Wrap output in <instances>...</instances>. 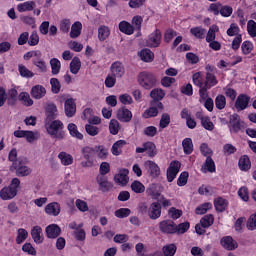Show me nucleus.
I'll list each match as a JSON object with an SVG mask.
<instances>
[{
	"label": "nucleus",
	"instance_id": "1",
	"mask_svg": "<svg viewBox=\"0 0 256 256\" xmlns=\"http://www.w3.org/2000/svg\"><path fill=\"white\" fill-rule=\"evenodd\" d=\"M64 124L60 120H52L50 124H46V131L49 133L50 137L58 140L65 138V132L63 131Z\"/></svg>",
	"mask_w": 256,
	"mask_h": 256
},
{
	"label": "nucleus",
	"instance_id": "2",
	"mask_svg": "<svg viewBox=\"0 0 256 256\" xmlns=\"http://www.w3.org/2000/svg\"><path fill=\"white\" fill-rule=\"evenodd\" d=\"M20 184H21V181L18 178H13L12 181H10V186L4 187L1 190V192H0L1 198L3 200L13 199L18 193Z\"/></svg>",
	"mask_w": 256,
	"mask_h": 256
},
{
	"label": "nucleus",
	"instance_id": "3",
	"mask_svg": "<svg viewBox=\"0 0 256 256\" xmlns=\"http://www.w3.org/2000/svg\"><path fill=\"white\" fill-rule=\"evenodd\" d=\"M137 81L145 90H150L157 84V78L152 73L143 71L138 74Z\"/></svg>",
	"mask_w": 256,
	"mask_h": 256
},
{
	"label": "nucleus",
	"instance_id": "4",
	"mask_svg": "<svg viewBox=\"0 0 256 256\" xmlns=\"http://www.w3.org/2000/svg\"><path fill=\"white\" fill-rule=\"evenodd\" d=\"M143 168L146 171V174L151 178V179H156L161 175V168L160 166L152 161V160H146L143 163Z\"/></svg>",
	"mask_w": 256,
	"mask_h": 256
},
{
	"label": "nucleus",
	"instance_id": "5",
	"mask_svg": "<svg viewBox=\"0 0 256 256\" xmlns=\"http://www.w3.org/2000/svg\"><path fill=\"white\" fill-rule=\"evenodd\" d=\"M181 169V162L178 160H173L170 162L168 168L166 169V179L167 182H173Z\"/></svg>",
	"mask_w": 256,
	"mask_h": 256
},
{
	"label": "nucleus",
	"instance_id": "6",
	"mask_svg": "<svg viewBox=\"0 0 256 256\" xmlns=\"http://www.w3.org/2000/svg\"><path fill=\"white\" fill-rule=\"evenodd\" d=\"M164 110V105L161 102H150V107L142 113V118L149 119L157 117L159 111Z\"/></svg>",
	"mask_w": 256,
	"mask_h": 256
},
{
	"label": "nucleus",
	"instance_id": "7",
	"mask_svg": "<svg viewBox=\"0 0 256 256\" xmlns=\"http://www.w3.org/2000/svg\"><path fill=\"white\" fill-rule=\"evenodd\" d=\"M82 156H84V159L86 162L82 163V166L84 167H92L94 165V158L96 156V149L95 147L86 146L82 148Z\"/></svg>",
	"mask_w": 256,
	"mask_h": 256
},
{
	"label": "nucleus",
	"instance_id": "8",
	"mask_svg": "<svg viewBox=\"0 0 256 256\" xmlns=\"http://www.w3.org/2000/svg\"><path fill=\"white\" fill-rule=\"evenodd\" d=\"M162 43V32L159 29H155L147 38L146 46L149 48H157Z\"/></svg>",
	"mask_w": 256,
	"mask_h": 256
},
{
	"label": "nucleus",
	"instance_id": "9",
	"mask_svg": "<svg viewBox=\"0 0 256 256\" xmlns=\"http://www.w3.org/2000/svg\"><path fill=\"white\" fill-rule=\"evenodd\" d=\"M145 152L147 153L148 157L154 158L158 153L155 143L148 141L143 143L142 147H136L135 149V153H145Z\"/></svg>",
	"mask_w": 256,
	"mask_h": 256
},
{
	"label": "nucleus",
	"instance_id": "10",
	"mask_svg": "<svg viewBox=\"0 0 256 256\" xmlns=\"http://www.w3.org/2000/svg\"><path fill=\"white\" fill-rule=\"evenodd\" d=\"M251 101V97H249L246 94H240L236 98V101L234 103V107L237 112L244 111L249 107Z\"/></svg>",
	"mask_w": 256,
	"mask_h": 256
},
{
	"label": "nucleus",
	"instance_id": "11",
	"mask_svg": "<svg viewBox=\"0 0 256 256\" xmlns=\"http://www.w3.org/2000/svg\"><path fill=\"white\" fill-rule=\"evenodd\" d=\"M147 215L152 220H157L162 215V206L159 202H152L148 208Z\"/></svg>",
	"mask_w": 256,
	"mask_h": 256
},
{
	"label": "nucleus",
	"instance_id": "12",
	"mask_svg": "<svg viewBox=\"0 0 256 256\" xmlns=\"http://www.w3.org/2000/svg\"><path fill=\"white\" fill-rule=\"evenodd\" d=\"M125 72H126V70H125L123 63H121L119 61H115L110 66L111 75L117 79L123 78V76L125 75Z\"/></svg>",
	"mask_w": 256,
	"mask_h": 256
},
{
	"label": "nucleus",
	"instance_id": "13",
	"mask_svg": "<svg viewBox=\"0 0 256 256\" xmlns=\"http://www.w3.org/2000/svg\"><path fill=\"white\" fill-rule=\"evenodd\" d=\"M12 169L16 170V176L25 177L31 174L32 170L21 162L12 163Z\"/></svg>",
	"mask_w": 256,
	"mask_h": 256
},
{
	"label": "nucleus",
	"instance_id": "14",
	"mask_svg": "<svg viewBox=\"0 0 256 256\" xmlns=\"http://www.w3.org/2000/svg\"><path fill=\"white\" fill-rule=\"evenodd\" d=\"M176 224L173 220H163L159 222V230L165 234H175Z\"/></svg>",
	"mask_w": 256,
	"mask_h": 256
},
{
	"label": "nucleus",
	"instance_id": "15",
	"mask_svg": "<svg viewBox=\"0 0 256 256\" xmlns=\"http://www.w3.org/2000/svg\"><path fill=\"white\" fill-rule=\"evenodd\" d=\"M220 244L226 251H235L239 246L238 242L234 240L232 236H225L221 238Z\"/></svg>",
	"mask_w": 256,
	"mask_h": 256
},
{
	"label": "nucleus",
	"instance_id": "16",
	"mask_svg": "<svg viewBox=\"0 0 256 256\" xmlns=\"http://www.w3.org/2000/svg\"><path fill=\"white\" fill-rule=\"evenodd\" d=\"M77 112V106L73 98L66 99L64 102V113L68 118L73 117Z\"/></svg>",
	"mask_w": 256,
	"mask_h": 256
},
{
	"label": "nucleus",
	"instance_id": "17",
	"mask_svg": "<svg viewBox=\"0 0 256 256\" xmlns=\"http://www.w3.org/2000/svg\"><path fill=\"white\" fill-rule=\"evenodd\" d=\"M129 170L126 168H122L118 171L117 174L114 175L115 183L121 184L123 186L128 184L129 181Z\"/></svg>",
	"mask_w": 256,
	"mask_h": 256
},
{
	"label": "nucleus",
	"instance_id": "18",
	"mask_svg": "<svg viewBox=\"0 0 256 256\" xmlns=\"http://www.w3.org/2000/svg\"><path fill=\"white\" fill-rule=\"evenodd\" d=\"M116 117L119 121L128 123L132 120L133 114L127 108L122 107L117 111Z\"/></svg>",
	"mask_w": 256,
	"mask_h": 256
},
{
	"label": "nucleus",
	"instance_id": "19",
	"mask_svg": "<svg viewBox=\"0 0 256 256\" xmlns=\"http://www.w3.org/2000/svg\"><path fill=\"white\" fill-rule=\"evenodd\" d=\"M30 235H32V239L34 240V243L41 244L44 241L43 237V229L41 226H34L32 227V230H30Z\"/></svg>",
	"mask_w": 256,
	"mask_h": 256
},
{
	"label": "nucleus",
	"instance_id": "20",
	"mask_svg": "<svg viewBox=\"0 0 256 256\" xmlns=\"http://www.w3.org/2000/svg\"><path fill=\"white\" fill-rule=\"evenodd\" d=\"M44 212L50 216H58L61 213V205L58 202H52L46 205Z\"/></svg>",
	"mask_w": 256,
	"mask_h": 256
},
{
	"label": "nucleus",
	"instance_id": "21",
	"mask_svg": "<svg viewBox=\"0 0 256 256\" xmlns=\"http://www.w3.org/2000/svg\"><path fill=\"white\" fill-rule=\"evenodd\" d=\"M61 234V228L57 224H50L46 227V237L55 239Z\"/></svg>",
	"mask_w": 256,
	"mask_h": 256
},
{
	"label": "nucleus",
	"instance_id": "22",
	"mask_svg": "<svg viewBox=\"0 0 256 256\" xmlns=\"http://www.w3.org/2000/svg\"><path fill=\"white\" fill-rule=\"evenodd\" d=\"M201 171L203 173H207V172L215 173L216 172V164L212 157H207L205 159V162L201 166Z\"/></svg>",
	"mask_w": 256,
	"mask_h": 256
},
{
	"label": "nucleus",
	"instance_id": "23",
	"mask_svg": "<svg viewBox=\"0 0 256 256\" xmlns=\"http://www.w3.org/2000/svg\"><path fill=\"white\" fill-rule=\"evenodd\" d=\"M118 29L121 33L125 34V35H132L135 32V28L133 25H131L129 22L127 21H121L118 24Z\"/></svg>",
	"mask_w": 256,
	"mask_h": 256
},
{
	"label": "nucleus",
	"instance_id": "24",
	"mask_svg": "<svg viewBox=\"0 0 256 256\" xmlns=\"http://www.w3.org/2000/svg\"><path fill=\"white\" fill-rule=\"evenodd\" d=\"M47 91L45 87L42 85H36L32 87V90L30 91V95H32V98L39 100L43 98L46 95Z\"/></svg>",
	"mask_w": 256,
	"mask_h": 256
},
{
	"label": "nucleus",
	"instance_id": "25",
	"mask_svg": "<svg viewBox=\"0 0 256 256\" xmlns=\"http://www.w3.org/2000/svg\"><path fill=\"white\" fill-rule=\"evenodd\" d=\"M57 106L54 103L46 105V121L55 120L57 117Z\"/></svg>",
	"mask_w": 256,
	"mask_h": 256
},
{
	"label": "nucleus",
	"instance_id": "26",
	"mask_svg": "<svg viewBox=\"0 0 256 256\" xmlns=\"http://www.w3.org/2000/svg\"><path fill=\"white\" fill-rule=\"evenodd\" d=\"M238 166L241 171H249L252 167L251 160L248 155H243L239 158Z\"/></svg>",
	"mask_w": 256,
	"mask_h": 256
},
{
	"label": "nucleus",
	"instance_id": "27",
	"mask_svg": "<svg viewBox=\"0 0 256 256\" xmlns=\"http://www.w3.org/2000/svg\"><path fill=\"white\" fill-rule=\"evenodd\" d=\"M36 7V3L34 1H26L24 3L18 4L16 9L18 12L23 13V12H30L33 11Z\"/></svg>",
	"mask_w": 256,
	"mask_h": 256
},
{
	"label": "nucleus",
	"instance_id": "28",
	"mask_svg": "<svg viewBox=\"0 0 256 256\" xmlns=\"http://www.w3.org/2000/svg\"><path fill=\"white\" fill-rule=\"evenodd\" d=\"M228 204H229L228 200L222 197H218L214 199V207L217 212H224L228 207Z\"/></svg>",
	"mask_w": 256,
	"mask_h": 256
},
{
	"label": "nucleus",
	"instance_id": "29",
	"mask_svg": "<svg viewBox=\"0 0 256 256\" xmlns=\"http://www.w3.org/2000/svg\"><path fill=\"white\" fill-rule=\"evenodd\" d=\"M127 145V142L125 140H118L115 143H113L111 147V153L114 156H119L122 154L123 147Z\"/></svg>",
	"mask_w": 256,
	"mask_h": 256
},
{
	"label": "nucleus",
	"instance_id": "30",
	"mask_svg": "<svg viewBox=\"0 0 256 256\" xmlns=\"http://www.w3.org/2000/svg\"><path fill=\"white\" fill-rule=\"evenodd\" d=\"M58 159H60V163H62L64 166L72 165L74 162L73 156L64 151L58 154Z\"/></svg>",
	"mask_w": 256,
	"mask_h": 256
},
{
	"label": "nucleus",
	"instance_id": "31",
	"mask_svg": "<svg viewBox=\"0 0 256 256\" xmlns=\"http://www.w3.org/2000/svg\"><path fill=\"white\" fill-rule=\"evenodd\" d=\"M182 148L185 155H190L194 151V144L191 138H185L182 141Z\"/></svg>",
	"mask_w": 256,
	"mask_h": 256
},
{
	"label": "nucleus",
	"instance_id": "32",
	"mask_svg": "<svg viewBox=\"0 0 256 256\" xmlns=\"http://www.w3.org/2000/svg\"><path fill=\"white\" fill-rule=\"evenodd\" d=\"M219 31H220V28L217 25H212L211 27H209L208 32L206 34L205 41L207 43L215 41L216 40V33H218Z\"/></svg>",
	"mask_w": 256,
	"mask_h": 256
},
{
	"label": "nucleus",
	"instance_id": "33",
	"mask_svg": "<svg viewBox=\"0 0 256 256\" xmlns=\"http://www.w3.org/2000/svg\"><path fill=\"white\" fill-rule=\"evenodd\" d=\"M166 93L164 90L155 88L150 92V97L152 98L151 102H160L164 97Z\"/></svg>",
	"mask_w": 256,
	"mask_h": 256
},
{
	"label": "nucleus",
	"instance_id": "34",
	"mask_svg": "<svg viewBox=\"0 0 256 256\" xmlns=\"http://www.w3.org/2000/svg\"><path fill=\"white\" fill-rule=\"evenodd\" d=\"M83 25L81 22H75L72 24V29L70 30V38L76 39L81 35Z\"/></svg>",
	"mask_w": 256,
	"mask_h": 256
},
{
	"label": "nucleus",
	"instance_id": "35",
	"mask_svg": "<svg viewBox=\"0 0 256 256\" xmlns=\"http://www.w3.org/2000/svg\"><path fill=\"white\" fill-rule=\"evenodd\" d=\"M190 34L194 36L196 39L203 40L206 35V29L199 27H193L190 29Z\"/></svg>",
	"mask_w": 256,
	"mask_h": 256
},
{
	"label": "nucleus",
	"instance_id": "36",
	"mask_svg": "<svg viewBox=\"0 0 256 256\" xmlns=\"http://www.w3.org/2000/svg\"><path fill=\"white\" fill-rule=\"evenodd\" d=\"M81 60L79 57L72 58V62H70V73L77 75L81 69Z\"/></svg>",
	"mask_w": 256,
	"mask_h": 256
},
{
	"label": "nucleus",
	"instance_id": "37",
	"mask_svg": "<svg viewBox=\"0 0 256 256\" xmlns=\"http://www.w3.org/2000/svg\"><path fill=\"white\" fill-rule=\"evenodd\" d=\"M68 132H70V136L76 139H79V140L84 139V135L78 131V127L74 123L68 124Z\"/></svg>",
	"mask_w": 256,
	"mask_h": 256
},
{
	"label": "nucleus",
	"instance_id": "38",
	"mask_svg": "<svg viewBox=\"0 0 256 256\" xmlns=\"http://www.w3.org/2000/svg\"><path fill=\"white\" fill-rule=\"evenodd\" d=\"M139 57L144 62H152L154 60V53L150 49H143L139 52Z\"/></svg>",
	"mask_w": 256,
	"mask_h": 256
},
{
	"label": "nucleus",
	"instance_id": "39",
	"mask_svg": "<svg viewBox=\"0 0 256 256\" xmlns=\"http://www.w3.org/2000/svg\"><path fill=\"white\" fill-rule=\"evenodd\" d=\"M215 218L213 214H206L200 219V224L203 228H209L214 224Z\"/></svg>",
	"mask_w": 256,
	"mask_h": 256
},
{
	"label": "nucleus",
	"instance_id": "40",
	"mask_svg": "<svg viewBox=\"0 0 256 256\" xmlns=\"http://www.w3.org/2000/svg\"><path fill=\"white\" fill-rule=\"evenodd\" d=\"M219 81L217 77L213 73L206 72V80L204 82V86L211 89L213 86L217 85Z\"/></svg>",
	"mask_w": 256,
	"mask_h": 256
},
{
	"label": "nucleus",
	"instance_id": "41",
	"mask_svg": "<svg viewBox=\"0 0 256 256\" xmlns=\"http://www.w3.org/2000/svg\"><path fill=\"white\" fill-rule=\"evenodd\" d=\"M18 91L12 88L8 91L7 103L9 106H15L17 103Z\"/></svg>",
	"mask_w": 256,
	"mask_h": 256
},
{
	"label": "nucleus",
	"instance_id": "42",
	"mask_svg": "<svg viewBox=\"0 0 256 256\" xmlns=\"http://www.w3.org/2000/svg\"><path fill=\"white\" fill-rule=\"evenodd\" d=\"M164 256H174L177 253V246L175 244H168L162 247Z\"/></svg>",
	"mask_w": 256,
	"mask_h": 256
},
{
	"label": "nucleus",
	"instance_id": "43",
	"mask_svg": "<svg viewBox=\"0 0 256 256\" xmlns=\"http://www.w3.org/2000/svg\"><path fill=\"white\" fill-rule=\"evenodd\" d=\"M95 153L97 157L101 160H105L108 157V149L103 145L95 146Z\"/></svg>",
	"mask_w": 256,
	"mask_h": 256
},
{
	"label": "nucleus",
	"instance_id": "44",
	"mask_svg": "<svg viewBox=\"0 0 256 256\" xmlns=\"http://www.w3.org/2000/svg\"><path fill=\"white\" fill-rule=\"evenodd\" d=\"M50 68L52 69V75H58L61 71V62L57 58L50 59Z\"/></svg>",
	"mask_w": 256,
	"mask_h": 256
},
{
	"label": "nucleus",
	"instance_id": "45",
	"mask_svg": "<svg viewBox=\"0 0 256 256\" xmlns=\"http://www.w3.org/2000/svg\"><path fill=\"white\" fill-rule=\"evenodd\" d=\"M110 36V29L107 26H100L98 28V39L103 42Z\"/></svg>",
	"mask_w": 256,
	"mask_h": 256
},
{
	"label": "nucleus",
	"instance_id": "46",
	"mask_svg": "<svg viewBox=\"0 0 256 256\" xmlns=\"http://www.w3.org/2000/svg\"><path fill=\"white\" fill-rule=\"evenodd\" d=\"M18 100L22 101V104L27 107H30L34 104V101L31 99L29 93L27 92L20 93V95H18Z\"/></svg>",
	"mask_w": 256,
	"mask_h": 256
},
{
	"label": "nucleus",
	"instance_id": "47",
	"mask_svg": "<svg viewBox=\"0 0 256 256\" xmlns=\"http://www.w3.org/2000/svg\"><path fill=\"white\" fill-rule=\"evenodd\" d=\"M130 188L134 193H137V194H141L146 190L144 184L141 183L140 181H133L130 185Z\"/></svg>",
	"mask_w": 256,
	"mask_h": 256
},
{
	"label": "nucleus",
	"instance_id": "48",
	"mask_svg": "<svg viewBox=\"0 0 256 256\" xmlns=\"http://www.w3.org/2000/svg\"><path fill=\"white\" fill-rule=\"evenodd\" d=\"M254 50V44L251 41H244L241 44V52L243 55H249Z\"/></svg>",
	"mask_w": 256,
	"mask_h": 256
},
{
	"label": "nucleus",
	"instance_id": "49",
	"mask_svg": "<svg viewBox=\"0 0 256 256\" xmlns=\"http://www.w3.org/2000/svg\"><path fill=\"white\" fill-rule=\"evenodd\" d=\"M18 73H20V76L24 78H32L34 77V73L30 71L25 65L20 64L18 65Z\"/></svg>",
	"mask_w": 256,
	"mask_h": 256
},
{
	"label": "nucleus",
	"instance_id": "50",
	"mask_svg": "<svg viewBox=\"0 0 256 256\" xmlns=\"http://www.w3.org/2000/svg\"><path fill=\"white\" fill-rule=\"evenodd\" d=\"M214 102H215V107H216L218 110H223V109H225L226 104H227V100H226V97H225L224 95H218V96H216Z\"/></svg>",
	"mask_w": 256,
	"mask_h": 256
},
{
	"label": "nucleus",
	"instance_id": "51",
	"mask_svg": "<svg viewBox=\"0 0 256 256\" xmlns=\"http://www.w3.org/2000/svg\"><path fill=\"white\" fill-rule=\"evenodd\" d=\"M171 123V116L167 113H164L161 115L160 121H159V128L164 129L167 128Z\"/></svg>",
	"mask_w": 256,
	"mask_h": 256
},
{
	"label": "nucleus",
	"instance_id": "52",
	"mask_svg": "<svg viewBox=\"0 0 256 256\" xmlns=\"http://www.w3.org/2000/svg\"><path fill=\"white\" fill-rule=\"evenodd\" d=\"M177 35L178 33L175 30L169 28L164 32L163 41L165 43H170Z\"/></svg>",
	"mask_w": 256,
	"mask_h": 256
},
{
	"label": "nucleus",
	"instance_id": "53",
	"mask_svg": "<svg viewBox=\"0 0 256 256\" xmlns=\"http://www.w3.org/2000/svg\"><path fill=\"white\" fill-rule=\"evenodd\" d=\"M188 179H189V172H187V171L181 172L177 179V185L179 187H183V186L187 185Z\"/></svg>",
	"mask_w": 256,
	"mask_h": 256
},
{
	"label": "nucleus",
	"instance_id": "54",
	"mask_svg": "<svg viewBox=\"0 0 256 256\" xmlns=\"http://www.w3.org/2000/svg\"><path fill=\"white\" fill-rule=\"evenodd\" d=\"M210 208H212V203L206 202V203H203L202 205H199L198 207H196L195 213L198 215H204L207 213V211Z\"/></svg>",
	"mask_w": 256,
	"mask_h": 256
},
{
	"label": "nucleus",
	"instance_id": "55",
	"mask_svg": "<svg viewBox=\"0 0 256 256\" xmlns=\"http://www.w3.org/2000/svg\"><path fill=\"white\" fill-rule=\"evenodd\" d=\"M190 229L189 222H183L178 225H175V234H184Z\"/></svg>",
	"mask_w": 256,
	"mask_h": 256
},
{
	"label": "nucleus",
	"instance_id": "56",
	"mask_svg": "<svg viewBox=\"0 0 256 256\" xmlns=\"http://www.w3.org/2000/svg\"><path fill=\"white\" fill-rule=\"evenodd\" d=\"M28 237V232L24 228L18 229V235H16V244L23 243Z\"/></svg>",
	"mask_w": 256,
	"mask_h": 256
},
{
	"label": "nucleus",
	"instance_id": "57",
	"mask_svg": "<svg viewBox=\"0 0 256 256\" xmlns=\"http://www.w3.org/2000/svg\"><path fill=\"white\" fill-rule=\"evenodd\" d=\"M131 215V210L129 208H120L114 211V216L117 218H127Z\"/></svg>",
	"mask_w": 256,
	"mask_h": 256
},
{
	"label": "nucleus",
	"instance_id": "58",
	"mask_svg": "<svg viewBox=\"0 0 256 256\" xmlns=\"http://www.w3.org/2000/svg\"><path fill=\"white\" fill-rule=\"evenodd\" d=\"M240 28L236 23L230 24V27L227 29L226 34L230 37L241 35Z\"/></svg>",
	"mask_w": 256,
	"mask_h": 256
},
{
	"label": "nucleus",
	"instance_id": "59",
	"mask_svg": "<svg viewBox=\"0 0 256 256\" xmlns=\"http://www.w3.org/2000/svg\"><path fill=\"white\" fill-rule=\"evenodd\" d=\"M120 124L117 120L112 119L109 122V132L112 135H117L119 133Z\"/></svg>",
	"mask_w": 256,
	"mask_h": 256
},
{
	"label": "nucleus",
	"instance_id": "60",
	"mask_svg": "<svg viewBox=\"0 0 256 256\" xmlns=\"http://www.w3.org/2000/svg\"><path fill=\"white\" fill-rule=\"evenodd\" d=\"M183 215V211L182 210H179L175 207H171L169 210H168V216L170 218H172L173 220H177L179 219L181 216Z\"/></svg>",
	"mask_w": 256,
	"mask_h": 256
},
{
	"label": "nucleus",
	"instance_id": "61",
	"mask_svg": "<svg viewBox=\"0 0 256 256\" xmlns=\"http://www.w3.org/2000/svg\"><path fill=\"white\" fill-rule=\"evenodd\" d=\"M247 32L252 38L256 37V22L254 20L247 22Z\"/></svg>",
	"mask_w": 256,
	"mask_h": 256
},
{
	"label": "nucleus",
	"instance_id": "62",
	"mask_svg": "<svg viewBox=\"0 0 256 256\" xmlns=\"http://www.w3.org/2000/svg\"><path fill=\"white\" fill-rule=\"evenodd\" d=\"M50 86H52V93L58 94L61 91V83L57 78L50 79Z\"/></svg>",
	"mask_w": 256,
	"mask_h": 256
},
{
	"label": "nucleus",
	"instance_id": "63",
	"mask_svg": "<svg viewBox=\"0 0 256 256\" xmlns=\"http://www.w3.org/2000/svg\"><path fill=\"white\" fill-rule=\"evenodd\" d=\"M84 128L86 129V133H88V135L92 137L98 135L100 132V129L98 127L91 124H86Z\"/></svg>",
	"mask_w": 256,
	"mask_h": 256
},
{
	"label": "nucleus",
	"instance_id": "64",
	"mask_svg": "<svg viewBox=\"0 0 256 256\" xmlns=\"http://www.w3.org/2000/svg\"><path fill=\"white\" fill-rule=\"evenodd\" d=\"M246 227L248 230H256V213L249 216Z\"/></svg>",
	"mask_w": 256,
	"mask_h": 256
}]
</instances>
